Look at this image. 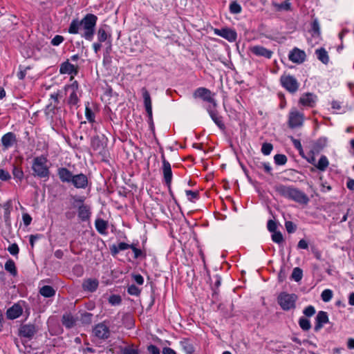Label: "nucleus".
<instances>
[{
	"instance_id": "obj_1",
	"label": "nucleus",
	"mask_w": 354,
	"mask_h": 354,
	"mask_svg": "<svg viewBox=\"0 0 354 354\" xmlns=\"http://www.w3.org/2000/svg\"><path fill=\"white\" fill-rule=\"evenodd\" d=\"M97 17L92 13L86 14L81 20L76 18L71 21L68 32L72 35L81 34L87 41H92L94 37Z\"/></svg>"
},
{
	"instance_id": "obj_2",
	"label": "nucleus",
	"mask_w": 354,
	"mask_h": 354,
	"mask_svg": "<svg viewBox=\"0 0 354 354\" xmlns=\"http://www.w3.org/2000/svg\"><path fill=\"white\" fill-rule=\"evenodd\" d=\"M274 189L280 196L299 204L306 205L309 201L304 192L292 186L279 184L275 186Z\"/></svg>"
},
{
	"instance_id": "obj_3",
	"label": "nucleus",
	"mask_w": 354,
	"mask_h": 354,
	"mask_svg": "<svg viewBox=\"0 0 354 354\" xmlns=\"http://www.w3.org/2000/svg\"><path fill=\"white\" fill-rule=\"evenodd\" d=\"M48 159L44 156L35 157L32 160V170L35 177L39 178H48L50 168L48 166Z\"/></svg>"
},
{
	"instance_id": "obj_4",
	"label": "nucleus",
	"mask_w": 354,
	"mask_h": 354,
	"mask_svg": "<svg viewBox=\"0 0 354 354\" xmlns=\"http://www.w3.org/2000/svg\"><path fill=\"white\" fill-rule=\"evenodd\" d=\"M64 89L66 94L68 95L67 103L68 105L71 107L77 106L80 102L79 97L81 95L77 81H73L71 84L66 85Z\"/></svg>"
},
{
	"instance_id": "obj_5",
	"label": "nucleus",
	"mask_w": 354,
	"mask_h": 354,
	"mask_svg": "<svg viewBox=\"0 0 354 354\" xmlns=\"http://www.w3.org/2000/svg\"><path fill=\"white\" fill-rule=\"evenodd\" d=\"M308 44L313 47L319 44L322 40L320 26L317 19H314L310 24V28L306 34Z\"/></svg>"
},
{
	"instance_id": "obj_6",
	"label": "nucleus",
	"mask_w": 354,
	"mask_h": 354,
	"mask_svg": "<svg viewBox=\"0 0 354 354\" xmlns=\"http://www.w3.org/2000/svg\"><path fill=\"white\" fill-rule=\"evenodd\" d=\"M297 296L295 294H288L285 292H281L277 297V302L281 309L288 311L295 309Z\"/></svg>"
},
{
	"instance_id": "obj_7",
	"label": "nucleus",
	"mask_w": 354,
	"mask_h": 354,
	"mask_svg": "<svg viewBox=\"0 0 354 354\" xmlns=\"http://www.w3.org/2000/svg\"><path fill=\"white\" fill-rule=\"evenodd\" d=\"M280 83L283 88L292 94L296 93L299 87V83L297 80L289 74L282 75L280 77Z\"/></svg>"
},
{
	"instance_id": "obj_8",
	"label": "nucleus",
	"mask_w": 354,
	"mask_h": 354,
	"mask_svg": "<svg viewBox=\"0 0 354 354\" xmlns=\"http://www.w3.org/2000/svg\"><path fill=\"white\" fill-rule=\"evenodd\" d=\"M214 96V94L212 93L209 89L205 87H199L196 88L193 93V97L194 98H200L204 102L209 103V105L213 106L214 108H216L217 106V103Z\"/></svg>"
},
{
	"instance_id": "obj_9",
	"label": "nucleus",
	"mask_w": 354,
	"mask_h": 354,
	"mask_svg": "<svg viewBox=\"0 0 354 354\" xmlns=\"http://www.w3.org/2000/svg\"><path fill=\"white\" fill-rule=\"evenodd\" d=\"M304 115L295 108L292 109L288 115V126L291 129L300 127L303 125Z\"/></svg>"
},
{
	"instance_id": "obj_10",
	"label": "nucleus",
	"mask_w": 354,
	"mask_h": 354,
	"mask_svg": "<svg viewBox=\"0 0 354 354\" xmlns=\"http://www.w3.org/2000/svg\"><path fill=\"white\" fill-rule=\"evenodd\" d=\"M79 72V68L77 66L72 64L68 60H66L62 63L59 66L60 74L70 75V81H75L74 76L77 75Z\"/></svg>"
},
{
	"instance_id": "obj_11",
	"label": "nucleus",
	"mask_w": 354,
	"mask_h": 354,
	"mask_svg": "<svg viewBox=\"0 0 354 354\" xmlns=\"http://www.w3.org/2000/svg\"><path fill=\"white\" fill-rule=\"evenodd\" d=\"M97 38L100 43H103L108 41L109 47L107 48L106 50L111 48V34L110 32V26L107 24L101 25L97 31Z\"/></svg>"
},
{
	"instance_id": "obj_12",
	"label": "nucleus",
	"mask_w": 354,
	"mask_h": 354,
	"mask_svg": "<svg viewBox=\"0 0 354 354\" xmlns=\"http://www.w3.org/2000/svg\"><path fill=\"white\" fill-rule=\"evenodd\" d=\"M37 331L38 328L33 324H23L19 328V335L30 340Z\"/></svg>"
},
{
	"instance_id": "obj_13",
	"label": "nucleus",
	"mask_w": 354,
	"mask_h": 354,
	"mask_svg": "<svg viewBox=\"0 0 354 354\" xmlns=\"http://www.w3.org/2000/svg\"><path fill=\"white\" fill-rule=\"evenodd\" d=\"M161 158H162V171L164 181H165L167 187H170V184H171L172 176H173L171 167V165L169 162V161H167L165 159L164 154L162 155Z\"/></svg>"
},
{
	"instance_id": "obj_14",
	"label": "nucleus",
	"mask_w": 354,
	"mask_h": 354,
	"mask_svg": "<svg viewBox=\"0 0 354 354\" xmlns=\"http://www.w3.org/2000/svg\"><path fill=\"white\" fill-rule=\"evenodd\" d=\"M93 335L100 339H106L109 337L110 330L104 323L96 324L93 328Z\"/></svg>"
},
{
	"instance_id": "obj_15",
	"label": "nucleus",
	"mask_w": 354,
	"mask_h": 354,
	"mask_svg": "<svg viewBox=\"0 0 354 354\" xmlns=\"http://www.w3.org/2000/svg\"><path fill=\"white\" fill-rule=\"evenodd\" d=\"M214 32L215 35L220 36L230 42L235 41L237 38V34L235 30L225 28H215L214 30Z\"/></svg>"
},
{
	"instance_id": "obj_16",
	"label": "nucleus",
	"mask_w": 354,
	"mask_h": 354,
	"mask_svg": "<svg viewBox=\"0 0 354 354\" xmlns=\"http://www.w3.org/2000/svg\"><path fill=\"white\" fill-rule=\"evenodd\" d=\"M216 109V107L214 108V106L211 105H209L206 107V110L209 113L211 119L220 129L223 130L225 129V126L223 121V118L218 114Z\"/></svg>"
},
{
	"instance_id": "obj_17",
	"label": "nucleus",
	"mask_w": 354,
	"mask_h": 354,
	"mask_svg": "<svg viewBox=\"0 0 354 354\" xmlns=\"http://www.w3.org/2000/svg\"><path fill=\"white\" fill-rule=\"evenodd\" d=\"M1 142L3 149L6 150L17 144V138L13 132H8L1 137Z\"/></svg>"
},
{
	"instance_id": "obj_18",
	"label": "nucleus",
	"mask_w": 354,
	"mask_h": 354,
	"mask_svg": "<svg viewBox=\"0 0 354 354\" xmlns=\"http://www.w3.org/2000/svg\"><path fill=\"white\" fill-rule=\"evenodd\" d=\"M71 180V183L77 189H85L88 186V180L84 174H75Z\"/></svg>"
},
{
	"instance_id": "obj_19",
	"label": "nucleus",
	"mask_w": 354,
	"mask_h": 354,
	"mask_svg": "<svg viewBox=\"0 0 354 354\" xmlns=\"http://www.w3.org/2000/svg\"><path fill=\"white\" fill-rule=\"evenodd\" d=\"M250 51L254 55L258 57H263L266 59H270L273 55V52L262 46L256 45L250 48Z\"/></svg>"
},
{
	"instance_id": "obj_20",
	"label": "nucleus",
	"mask_w": 354,
	"mask_h": 354,
	"mask_svg": "<svg viewBox=\"0 0 354 354\" xmlns=\"http://www.w3.org/2000/svg\"><path fill=\"white\" fill-rule=\"evenodd\" d=\"M288 59L293 63L301 64L306 59V53L304 51L295 48L289 53Z\"/></svg>"
},
{
	"instance_id": "obj_21",
	"label": "nucleus",
	"mask_w": 354,
	"mask_h": 354,
	"mask_svg": "<svg viewBox=\"0 0 354 354\" xmlns=\"http://www.w3.org/2000/svg\"><path fill=\"white\" fill-rule=\"evenodd\" d=\"M317 102V96L311 93L303 94L300 98L299 103L304 106L313 108L315 106Z\"/></svg>"
},
{
	"instance_id": "obj_22",
	"label": "nucleus",
	"mask_w": 354,
	"mask_h": 354,
	"mask_svg": "<svg viewBox=\"0 0 354 354\" xmlns=\"http://www.w3.org/2000/svg\"><path fill=\"white\" fill-rule=\"evenodd\" d=\"M328 322L329 319L327 313L322 310L319 311L315 317L314 330L318 332L323 328L324 325Z\"/></svg>"
},
{
	"instance_id": "obj_23",
	"label": "nucleus",
	"mask_w": 354,
	"mask_h": 354,
	"mask_svg": "<svg viewBox=\"0 0 354 354\" xmlns=\"http://www.w3.org/2000/svg\"><path fill=\"white\" fill-rule=\"evenodd\" d=\"M142 97L144 99V104L145 107V110L147 113L149 118L150 120H152V104H151V99L150 97V94L147 90L146 88H142Z\"/></svg>"
},
{
	"instance_id": "obj_24",
	"label": "nucleus",
	"mask_w": 354,
	"mask_h": 354,
	"mask_svg": "<svg viewBox=\"0 0 354 354\" xmlns=\"http://www.w3.org/2000/svg\"><path fill=\"white\" fill-rule=\"evenodd\" d=\"M82 289L84 291L93 292L99 286V281L97 279L88 278L84 280L82 283Z\"/></svg>"
},
{
	"instance_id": "obj_25",
	"label": "nucleus",
	"mask_w": 354,
	"mask_h": 354,
	"mask_svg": "<svg viewBox=\"0 0 354 354\" xmlns=\"http://www.w3.org/2000/svg\"><path fill=\"white\" fill-rule=\"evenodd\" d=\"M57 175L62 183H71L73 178V173L66 167H59L57 169Z\"/></svg>"
},
{
	"instance_id": "obj_26",
	"label": "nucleus",
	"mask_w": 354,
	"mask_h": 354,
	"mask_svg": "<svg viewBox=\"0 0 354 354\" xmlns=\"http://www.w3.org/2000/svg\"><path fill=\"white\" fill-rule=\"evenodd\" d=\"M3 209V218L6 225L8 227H11L10 213L12 209V203L11 201H8L2 205Z\"/></svg>"
},
{
	"instance_id": "obj_27",
	"label": "nucleus",
	"mask_w": 354,
	"mask_h": 354,
	"mask_svg": "<svg viewBox=\"0 0 354 354\" xmlns=\"http://www.w3.org/2000/svg\"><path fill=\"white\" fill-rule=\"evenodd\" d=\"M23 313L21 306L18 304H15L6 311L7 318L9 319H15L19 317Z\"/></svg>"
},
{
	"instance_id": "obj_28",
	"label": "nucleus",
	"mask_w": 354,
	"mask_h": 354,
	"mask_svg": "<svg viewBox=\"0 0 354 354\" xmlns=\"http://www.w3.org/2000/svg\"><path fill=\"white\" fill-rule=\"evenodd\" d=\"M78 217L82 221H87L89 220L91 212L89 206L86 205H80L77 209Z\"/></svg>"
},
{
	"instance_id": "obj_29",
	"label": "nucleus",
	"mask_w": 354,
	"mask_h": 354,
	"mask_svg": "<svg viewBox=\"0 0 354 354\" xmlns=\"http://www.w3.org/2000/svg\"><path fill=\"white\" fill-rule=\"evenodd\" d=\"M76 322L77 319L70 313L64 314L62 318V323L66 328H73Z\"/></svg>"
},
{
	"instance_id": "obj_30",
	"label": "nucleus",
	"mask_w": 354,
	"mask_h": 354,
	"mask_svg": "<svg viewBox=\"0 0 354 354\" xmlns=\"http://www.w3.org/2000/svg\"><path fill=\"white\" fill-rule=\"evenodd\" d=\"M272 5L278 12L290 11L292 10V3H290V0H286L281 3L272 1Z\"/></svg>"
},
{
	"instance_id": "obj_31",
	"label": "nucleus",
	"mask_w": 354,
	"mask_h": 354,
	"mask_svg": "<svg viewBox=\"0 0 354 354\" xmlns=\"http://www.w3.org/2000/svg\"><path fill=\"white\" fill-rule=\"evenodd\" d=\"M180 345L186 354H193L194 353V347L189 339H183L180 342Z\"/></svg>"
},
{
	"instance_id": "obj_32",
	"label": "nucleus",
	"mask_w": 354,
	"mask_h": 354,
	"mask_svg": "<svg viewBox=\"0 0 354 354\" xmlns=\"http://www.w3.org/2000/svg\"><path fill=\"white\" fill-rule=\"evenodd\" d=\"M95 226L97 231L101 234H106L108 223L102 218H97L95 221Z\"/></svg>"
},
{
	"instance_id": "obj_33",
	"label": "nucleus",
	"mask_w": 354,
	"mask_h": 354,
	"mask_svg": "<svg viewBox=\"0 0 354 354\" xmlns=\"http://www.w3.org/2000/svg\"><path fill=\"white\" fill-rule=\"evenodd\" d=\"M5 270L13 277H16L17 275V270L15 261L11 259H9L6 262Z\"/></svg>"
},
{
	"instance_id": "obj_34",
	"label": "nucleus",
	"mask_w": 354,
	"mask_h": 354,
	"mask_svg": "<svg viewBox=\"0 0 354 354\" xmlns=\"http://www.w3.org/2000/svg\"><path fill=\"white\" fill-rule=\"evenodd\" d=\"M316 55L319 60L323 64H328L329 62V57L328 53L323 48H320L316 50Z\"/></svg>"
},
{
	"instance_id": "obj_35",
	"label": "nucleus",
	"mask_w": 354,
	"mask_h": 354,
	"mask_svg": "<svg viewBox=\"0 0 354 354\" xmlns=\"http://www.w3.org/2000/svg\"><path fill=\"white\" fill-rule=\"evenodd\" d=\"M12 173L14 178L17 182H21L24 177V174L21 167L18 166L13 165Z\"/></svg>"
},
{
	"instance_id": "obj_36",
	"label": "nucleus",
	"mask_w": 354,
	"mask_h": 354,
	"mask_svg": "<svg viewBox=\"0 0 354 354\" xmlns=\"http://www.w3.org/2000/svg\"><path fill=\"white\" fill-rule=\"evenodd\" d=\"M39 293L44 297H51L55 295V290L50 286H44L40 288Z\"/></svg>"
},
{
	"instance_id": "obj_37",
	"label": "nucleus",
	"mask_w": 354,
	"mask_h": 354,
	"mask_svg": "<svg viewBox=\"0 0 354 354\" xmlns=\"http://www.w3.org/2000/svg\"><path fill=\"white\" fill-rule=\"evenodd\" d=\"M328 165V160L324 156L320 157L318 162L315 164V166L319 170L324 171Z\"/></svg>"
},
{
	"instance_id": "obj_38",
	"label": "nucleus",
	"mask_w": 354,
	"mask_h": 354,
	"mask_svg": "<svg viewBox=\"0 0 354 354\" xmlns=\"http://www.w3.org/2000/svg\"><path fill=\"white\" fill-rule=\"evenodd\" d=\"M185 194H186L187 200L192 203H194L197 200L199 199V192L198 191L185 190Z\"/></svg>"
},
{
	"instance_id": "obj_39",
	"label": "nucleus",
	"mask_w": 354,
	"mask_h": 354,
	"mask_svg": "<svg viewBox=\"0 0 354 354\" xmlns=\"http://www.w3.org/2000/svg\"><path fill=\"white\" fill-rule=\"evenodd\" d=\"M85 116H86V118L87 119V120L90 122V123H93L95 122V113L94 112L92 111V109L89 107V104L88 103L86 105V108H85Z\"/></svg>"
},
{
	"instance_id": "obj_40",
	"label": "nucleus",
	"mask_w": 354,
	"mask_h": 354,
	"mask_svg": "<svg viewBox=\"0 0 354 354\" xmlns=\"http://www.w3.org/2000/svg\"><path fill=\"white\" fill-rule=\"evenodd\" d=\"M299 325L303 330H308L311 328V324L309 319L301 317L299 319Z\"/></svg>"
},
{
	"instance_id": "obj_41",
	"label": "nucleus",
	"mask_w": 354,
	"mask_h": 354,
	"mask_svg": "<svg viewBox=\"0 0 354 354\" xmlns=\"http://www.w3.org/2000/svg\"><path fill=\"white\" fill-rule=\"evenodd\" d=\"M287 160L288 158L284 154H276L274 156V162L277 165H284Z\"/></svg>"
},
{
	"instance_id": "obj_42",
	"label": "nucleus",
	"mask_w": 354,
	"mask_h": 354,
	"mask_svg": "<svg viewBox=\"0 0 354 354\" xmlns=\"http://www.w3.org/2000/svg\"><path fill=\"white\" fill-rule=\"evenodd\" d=\"M91 147L93 149V150L95 151H100V149H103V145L101 142L99 136H95L92 139Z\"/></svg>"
},
{
	"instance_id": "obj_43",
	"label": "nucleus",
	"mask_w": 354,
	"mask_h": 354,
	"mask_svg": "<svg viewBox=\"0 0 354 354\" xmlns=\"http://www.w3.org/2000/svg\"><path fill=\"white\" fill-rule=\"evenodd\" d=\"M229 8L232 14H239L241 12V6L236 1L230 3Z\"/></svg>"
},
{
	"instance_id": "obj_44",
	"label": "nucleus",
	"mask_w": 354,
	"mask_h": 354,
	"mask_svg": "<svg viewBox=\"0 0 354 354\" xmlns=\"http://www.w3.org/2000/svg\"><path fill=\"white\" fill-rule=\"evenodd\" d=\"M302 270L299 268H295L292 272V279L298 282L302 279Z\"/></svg>"
},
{
	"instance_id": "obj_45",
	"label": "nucleus",
	"mask_w": 354,
	"mask_h": 354,
	"mask_svg": "<svg viewBox=\"0 0 354 354\" xmlns=\"http://www.w3.org/2000/svg\"><path fill=\"white\" fill-rule=\"evenodd\" d=\"M273 149V146L271 143L264 142L261 147V153L265 156H268L270 154L271 151Z\"/></svg>"
},
{
	"instance_id": "obj_46",
	"label": "nucleus",
	"mask_w": 354,
	"mask_h": 354,
	"mask_svg": "<svg viewBox=\"0 0 354 354\" xmlns=\"http://www.w3.org/2000/svg\"><path fill=\"white\" fill-rule=\"evenodd\" d=\"M140 292H141L140 289L139 288H138L134 284H131L128 286L127 292L131 295L139 296L140 294Z\"/></svg>"
},
{
	"instance_id": "obj_47",
	"label": "nucleus",
	"mask_w": 354,
	"mask_h": 354,
	"mask_svg": "<svg viewBox=\"0 0 354 354\" xmlns=\"http://www.w3.org/2000/svg\"><path fill=\"white\" fill-rule=\"evenodd\" d=\"M272 241L277 244H281L283 241V237L280 232H274L272 234Z\"/></svg>"
},
{
	"instance_id": "obj_48",
	"label": "nucleus",
	"mask_w": 354,
	"mask_h": 354,
	"mask_svg": "<svg viewBox=\"0 0 354 354\" xmlns=\"http://www.w3.org/2000/svg\"><path fill=\"white\" fill-rule=\"evenodd\" d=\"M109 302L112 306H118L122 302L121 297L118 295H112L109 298Z\"/></svg>"
},
{
	"instance_id": "obj_49",
	"label": "nucleus",
	"mask_w": 354,
	"mask_h": 354,
	"mask_svg": "<svg viewBox=\"0 0 354 354\" xmlns=\"http://www.w3.org/2000/svg\"><path fill=\"white\" fill-rule=\"evenodd\" d=\"M7 250L12 256H17L19 252V248L17 243L10 244Z\"/></svg>"
},
{
	"instance_id": "obj_50",
	"label": "nucleus",
	"mask_w": 354,
	"mask_h": 354,
	"mask_svg": "<svg viewBox=\"0 0 354 354\" xmlns=\"http://www.w3.org/2000/svg\"><path fill=\"white\" fill-rule=\"evenodd\" d=\"M315 312H316V310H315V307L311 305L308 306L303 310L304 315L308 317H310L313 315H314Z\"/></svg>"
},
{
	"instance_id": "obj_51",
	"label": "nucleus",
	"mask_w": 354,
	"mask_h": 354,
	"mask_svg": "<svg viewBox=\"0 0 354 354\" xmlns=\"http://www.w3.org/2000/svg\"><path fill=\"white\" fill-rule=\"evenodd\" d=\"M322 299L325 301H329L332 298V290L329 289L324 290L321 295Z\"/></svg>"
},
{
	"instance_id": "obj_52",
	"label": "nucleus",
	"mask_w": 354,
	"mask_h": 354,
	"mask_svg": "<svg viewBox=\"0 0 354 354\" xmlns=\"http://www.w3.org/2000/svg\"><path fill=\"white\" fill-rule=\"evenodd\" d=\"M64 41V38L62 35H57L51 40L50 43L54 46H57Z\"/></svg>"
},
{
	"instance_id": "obj_53",
	"label": "nucleus",
	"mask_w": 354,
	"mask_h": 354,
	"mask_svg": "<svg viewBox=\"0 0 354 354\" xmlns=\"http://www.w3.org/2000/svg\"><path fill=\"white\" fill-rule=\"evenodd\" d=\"M285 227L288 233H293L296 230V225L292 221H286Z\"/></svg>"
},
{
	"instance_id": "obj_54",
	"label": "nucleus",
	"mask_w": 354,
	"mask_h": 354,
	"mask_svg": "<svg viewBox=\"0 0 354 354\" xmlns=\"http://www.w3.org/2000/svg\"><path fill=\"white\" fill-rule=\"evenodd\" d=\"M267 227H268V230L270 232L274 233V232H277V225L276 222L272 220H269L268 221Z\"/></svg>"
},
{
	"instance_id": "obj_55",
	"label": "nucleus",
	"mask_w": 354,
	"mask_h": 354,
	"mask_svg": "<svg viewBox=\"0 0 354 354\" xmlns=\"http://www.w3.org/2000/svg\"><path fill=\"white\" fill-rule=\"evenodd\" d=\"M131 249L133 252L135 259H138L142 256H145L142 251L140 249H138L136 247H135L133 244H132Z\"/></svg>"
},
{
	"instance_id": "obj_56",
	"label": "nucleus",
	"mask_w": 354,
	"mask_h": 354,
	"mask_svg": "<svg viewBox=\"0 0 354 354\" xmlns=\"http://www.w3.org/2000/svg\"><path fill=\"white\" fill-rule=\"evenodd\" d=\"M10 178H11V176L8 171H7L3 169H0V179L1 180L6 181V180H10Z\"/></svg>"
},
{
	"instance_id": "obj_57",
	"label": "nucleus",
	"mask_w": 354,
	"mask_h": 354,
	"mask_svg": "<svg viewBox=\"0 0 354 354\" xmlns=\"http://www.w3.org/2000/svg\"><path fill=\"white\" fill-rule=\"evenodd\" d=\"M30 69V67H26L24 69H22V67L19 66V71L17 73V76L19 80H24L26 75L27 70Z\"/></svg>"
},
{
	"instance_id": "obj_58",
	"label": "nucleus",
	"mask_w": 354,
	"mask_h": 354,
	"mask_svg": "<svg viewBox=\"0 0 354 354\" xmlns=\"http://www.w3.org/2000/svg\"><path fill=\"white\" fill-rule=\"evenodd\" d=\"M22 220L24 225L28 226L32 222V217L28 213H24L22 214Z\"/></svg>"
},
{
	"instance_id": "obj_59",
	"label": "nucleus",
	"mask_w": 354,
	"mask_h": 354,
	"mask_svg": "<svg viewBox=\"0 0 354 354\" xmlns=\"http://www.w3.org/2000/svg\"><path fill=\"white\" fill-rule=\"evenodd\" d=\"M132 278L135 281V282L138 285H142L144 283V278L140 274H133Z\"/></svg>"
},
{
	"instance_id": "obj_60",
	"label": "nucleus",
	"mask_w": 354,
	"mask_h": 354,
	"mask_svg": "<svg viewBox=\"0 0 354 354\" xmlns=\"http://www.w3.org/2000/svg\"><path fill=\"white\" fill-rule=\"evenodd\" d=\"M122 354H139L137 349L131 347H124L122 349Z\"/></svg>"
},
{
	"instance_id": "obj_61",
	"label": "nucleus",
	"mask_w": 354,
	"mask_h": 354,
	"mask_svg": "<svg viewBox=\"0 0 354 354\" xmlns=\"http://www.w3.org/2000/svg\"><path fill=\"white\" fill-rule=\"evenodd\" d=\"M147 351L150 354H160V349L156 346L153 344L148 346Z\"/></svg>"
},
{
	"instance_id": "obj_62",
	"label": "nucleus",
	"mask_w": 354,
	"mask_h": 354,
	"mask_svg": "<svg viewBox=\"0 0 354 354\" xmlns=\"http://www.w3.org/2000/svg\"><path fill=\"white\" fill-rule=\"evenodd\" d=\"M131 245L132 244L120 242L118 244V249L120 251H123L127 249H131Z\"/></svg>"
},
{
	"instance_id": "obj_63",
	"label": "nucleus",
	"mask_w": 354,
	"mask_h": 354,
	"mask_svg": "<svg viewBox=\"0 0 354 354\" xmlns=\"http://www.w3.org/2000/svg\"><path fill=\"white\" fill-rule=\"evenodd\" d=\"M297 246L300 249H307L308 247V244L306 240L301 239L299 241Z\"/></svg>"
},
{
	"instance_id": "obj_64",
	"label": "nucleus",
	"mask_w": 354,
	"mask_h": 354,
	"mask_svg": "<svg viewBox=\"0 0 354 354\" xmlns=\"http://www.w3.org/2000/svg\"><path fill=\"white\" fill-rule=\"evenodd\" d=\"M162 353L163 354H177L176 352L174 349H172L169 347L164 348L163 351H162Z\"/></svg>"
}]
</instances>
